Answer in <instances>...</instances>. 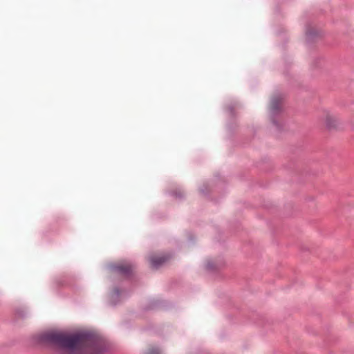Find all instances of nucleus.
<instances>
[{
	"label": "nucleus",
	"mask_w": 354,
	"mask_h": 354,
	"mask_svg": "<svg viewBox=\"0 0 354 354\" xmlns=\"http://www.w3.org/2000/svg\"><path fill=\"white\" fill-rule=\"evenodd\" d=\"M45 337L50 342L70 351L82 349L86 344V337L82 334L68 335L62 333L50 332L46 333Z\"/></svg>",
	"instance_id": "obj_1"
},
{
	"label": "nucleus",
	"mask_w": 354,
	"mask_h": 354,
	"mask_svg": "<svg viewBox=\"0 0 354 354\" xmlns=\"http://www.w3.org/2000/svg\"><path fill=\"white\" fill-rule=\"evenodd\" d=\"M321 120L323 124L328 129L335 128L339 124L338 118L329 111L323 112Z\"/></svg>",
	"instance_id": "obj_2"
},
{
	"label": "nucleus",
	"mask_w": 354,
	"mask_h": 354,
	"mask_svg": "<svg viewBox=\"0 0 354 354\" xmlns=\"http://www.w3.org/2000/svg\"><path fill=\"white\" fill-rule=\"evenodd\" d=\"M169 259V256L167 255H151L149 257V261L151 266L153 268H158L162 263L165 262Z\"/></svg>",
	"instance_id": "obj_3"
},
{
	"label": "nucleus",
	"mask_w": 354,
	"mask_h": 354,
	"mask_svg": "<svg viewBox=\"0 0 354 354\" xmlns=\"http://www.w3.org/2000/svg\"><path fill=\"white\" fill-rule=\"evenodd\" d=\"M281 100L279 98H272L270 102V109L272 111H277L280 109Z\"/></svg>",
	"instance_id": "obj_4"
},
{
	"label": "nucleus",
	"mask_w": 354,
	"mask_h": 354,
	"mask_svg": "<svg viewBox=\"0 0 354 354\" xmlns=\"http://www.w3.org/2000/svg\"><path fill=\"white\" fill-rule=\"evenodd\" d=\"M120 272L124 274H129L131 271V267L129 265L121 266L118 267Z\"/></svg>",
	"instance_id": "obj_5"
},
{
	"label": "nucleus",
	"mask_w": 354,
	"mask_h": 354,
	"mask_svg": "<svg viewBox=\"0 0 354 354\" xmlns=\"http://www.w3.org/2000/svg\"><path fill=\"white\" fill-rule=\"evenodd\" d=\"M158 351H157V352H156V353H152V352H149V354H158Z\"/></svg>",
	"instance_id": "obj_6"
}]
</instances>
